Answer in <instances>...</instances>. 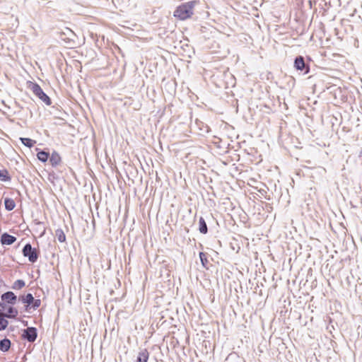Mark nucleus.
<instances>
[{"instance_id": "obj_1", "label": "nucleus", "mask_w": 362, "mask_h": 362, "mask_svg": "<svg viewBox=\"0 0 362 362\" xmlns=\"http://www.w3.org/2000/svg\"><path fill=\"white\" fill-rule=\"evenodd\" d=\"M199 1H190L179 5L174 11L173 16L180 21H185L194 15V9Z\"/></svg>"}, {"instance_id": "obj_2", "label": "nucleus", "mask_w": 362, "mask_h": 362, "mask_svg": "<svg viewBox=\"0 0 362 362\" xmlns=\"http://www.w3.org/2000/svg\"><path fill=\"white\" fill-rule=\"evenodd\" d=\"M19 300L25 305L26 310H29L30 308L35 310L41 305V300L35 299L31 293L21 296Z\"/></svg>"}, {"instance_id": "obj_3", "label": "nucleus", "mask_w": 362, "mask_h": 362, "mask_svg": "<svg viewBox=\"0 0 362 362\" xmlns=\"http://www.w3.org/2000/svg\"><path fill=\"white\" fill-rule=\"evenodd\" d=\"M17 315V309L11 306H9L6 310L3 311V313H0V331L5 329L8 325V322L4 317H16Z\"/></svg>"}, {"instance_id": "obj_4", "label": "nucleus", "mask_w": 362, "mask_h": 362, "mask_svg": "<svg viewBox=\"0 0 362 362\" xmlns=\"http://www.w3.org/2000/svg\"><path fill=\"white\" fill-rule=\"evenodd\" d=\"M30 90L45 104L50 105V98L44 93L41 87L36 83L30 82L28 85Z\"/></svg>"}, {"instance_id": "obj_5", "label": "nucleus", "mask_w": 362, "mask_h": 362, "mask_svg": "<svg viewBox=\"0 0 362 362\" xmlns=\"http://www.w3.org/2000/svg\"><path fill=\"white\" fill-rule=\"evenodd\" d=\"M23 253L25 257H28V259L31 262H36L37 259V255L35 250L32 248L30 244H26L23 250Z\"/></svg>"}, {"instance_id": "obj_6", "label": "nucleus", "mask_w": 362, "mask_h": 362, "mask_svg": "<svg viewBox=\"0 0 362 362\" xmlns=\"http://www.w3.org/2000/svg\"><path fill=\"white\" fill-rule=\"evenodd\" d=\"M23 337L30 342H33L37 338V330L35 327H28L24 330Z\"/></svg>"}, {"instance_id": "obj_7", "label": "nucleus", "mask_w": 362, "mask_h": 362, "mask_svg": "<svg viewBox=\"0 0 362 362\" xmlns=\"http://www.w3.org/2000/svg\"><path fill=\"white\" fill-rule=\"evenodd\" d=\"M1 300L6 303L13 305L16 303L17 297L11 291H8L2 294Z\"/></svg>"}, {"instance_id": "obj_8", "label": "nucleus", "mask_w": 362, "mask_h": 362, "mask_svg": "<svg viewBox=\"0 0 362 362\" xmlns=\"http://www.w3.org/2000/svg\"><path fill=\"white\" fill-rule=\"evenodd\" d=\"M49 163L53 167H57L62 163V158L60 155L56 152L53 151L49 157Z\"/></svg>"}, {"instance_id": "obj_9", "label": "nucleus", "mask_w": 362, "mask_h": 362, "mask_svg": "<svg viewBox=\"0 0 362 362\" xmlns=\"http://www.w3.org/2000/svg\"><path fill=\"white\" fill-rule=\"evenodd\" d=\"M16 238L14 236L7 233H5L1 236L2 244L11 245L16 241Z\"/></svg>"}, {"instance_id": "obj_10", "label": "nucleus", "mask_w": 362, "mask_h": 362, "mask_svg": "<svg viewBox=\"0 0 362 362\" xmlns=\"http://www.w3.org/2000/svg\"><path fill=\"white\" fill-rule=\"evenodd\" d=\"M149 354L146 349H144L139 353L136 362H148Z\"/></svg>"}, {"instance_id": "obj_11", "label": "nucleus", "mask_w": 362, "mask_h": 362, "mask_svg": "<svg viewBox=\"0 0 362 362\" xmlns=\"http://www.w3.org/2000/svg\"><path fill=\"white\" fill-rule=\"evenodd\" d=\"M294 66L298 70H303L305 68V62L303 57H298L296 58L294 62Z\"/></svg>"}, {"instance_id": "obj_12", "label": "nucleus", "mask_w": 362, "mask_h": 362, "mask_svg": "<svg viewBox=\"0 0 362 362\" xmlns=\"http://www.w3.org/2000/svg\"><path fill=\"white\" fill-rule=\"evenodd\" d=\"M11 347V341L8 339H4L0 341V350L7 351Z\"/></svg>"}, {"instance_id": "obj_13", "label": "nucleus", "mask_w": 362, "mask_h": 362, "mask_svg": "<svg viewBox=\"0 0 362 362\" xmlns=\"http://www.w3.org/2000/svg\"><path fill=\"white\" fill-rule=\"evenodd\" d=\"M199 231L200 233H203V234H206L207 233V226H206V221L204 219V218L202 217H200L199 220Z\"/></svg>"}, {"instance_id": "obj_14", "label": "nucleus", "mask_w": 362, "mask_h": 362, "mask_svg": "<svg viewBox=\"0 0 362 362\" xmlns=\"http://www.w3.org/2000/svg\"><path fill=\"white\" fill-rule=\"evenodd\" d=\"M20 139L23 145L29 148H32L36 144V141L30 138H20Z\"/></svg>"}, {"instance_id": "obj_15", "label": "nucleus", "mask_w": 362, "mask_h": 362, "mask_svg": "<svg viewBox=\"0 0 362 362\" xmlns=\"http://www.w3.org/2000/svg\"><path fill=\"white\" fill-rule=\"evenodd\" d=\"M199 257L203 267L208 269L209 261L207 254L203 252H199Z\"/></svg>"}, {"instance_id": "obj_16", "label": "nucleus", "mask_w": 362, "mask_h": 362, "mask_svg": "<svg viewBox=\"0 0 362 362\" xmlns=\"http://www.w3.org/2000/svg\"><path fill=\"white\" fill-rule=\"evenodd\" d=\"M37 158H38L40 161H42V162L45 163V162H46V161L48 160V158H49V153H47V152H45V151H40V152H38V153H37Z\"/></svg>"}, {"instance_id": "obj_17", "label": "nucleus", "mask_w": 362, "mask_h": 362, "mask_svg": "<svg viewBox=\"0 0 362 362\" xmlns=\"http://www.w3.org/2000/svg\"><path fill=\"white\" fill-rule=\"evenodd\" d=\"M0 180L4 182L11 180V177L7 170H0Z\"/></svg>"}, {"instance_id": "obj_18", "label": "nucleus", "mask_w": 362, "mask_h": 362, "mask_svg": "<svg viewBox=\"0 0 362 362\" xmlns=\"http://www.w3.org/2000/svg\"><path fill=\"white\" fill-rule=\"evenodd\" d=\"M4 204H5L6 209L8 211L13 210L16 206V204H15L14 201L11 199H8V198L5 199Z\"/></svg>"}, {"instance_id": "obj_19", "label": "nucleus", "mask_w": 362, "mask_h": 362, "mask_svg": "<svg viewBox=\"0 0 362 362\" xmlns=\"http://www.w3.org/2000/svg\"><path fill=\"white\" fill-rule=\"evenodd\" d=\"M56 236L60 243L66 241V235L62 229H57L55 231Z\"/></svg>"}, {"instance_id": "obj_20", "label": "nucleus", "mask_w": 362, "mask_h": 362, "mask_svg": "<svg viewBox=\"0 0 362 362\" xmlns=\"http://www.w3.org/2000/svg\"><path fill=\"white\" fill-rule=\"evenodd\" d=\"M25 284L24 281L18 279L13 283L12 288L15 290H20L23 288L25 286Z\"/></svg>"}, {"instance_id": "obj_21", "label": "nucleus", "mask_w": 362, "mask_h": 362, "mask_svg": "<svg viewBox=\"0 0 362 362\" xmlns=\"http://www.w3.org/2000/svg\"><path fill=\"white\" fill-rule=\"evenodd\" d=\"M9 306L6 305L5 303H0V313H3V311H5L8 309Z\"/></svg>"}]
</instances>
